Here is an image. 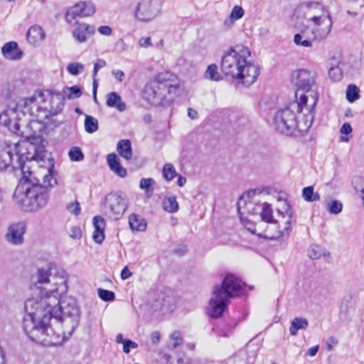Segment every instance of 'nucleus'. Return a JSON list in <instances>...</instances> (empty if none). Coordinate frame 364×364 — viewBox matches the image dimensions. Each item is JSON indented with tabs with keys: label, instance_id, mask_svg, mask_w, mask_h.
<instances>
[{
	"label": "nucleus",
	"instance_id": "nucleus-1",
	"mask_svg": "<svg viewBox=\"0 0 364 364\" xmlns=\"http://www.w3.org/2000/svg\"><path fill=\"white\" fill-rule=\"evenodd\" d=\"M35 295L24 305L23 330L31 340L45 346L61 345L80 320V308L73 297L60 301L58 295Z\"/></svg>",
	"mask_w": 364,
	"mask_h": 364
},
{
	"label": "nucleus",
	"instance_id": "nucleus-2",
	"mask_svg": "<svg viewBox=\"0 0 364 364\" xmlns=\"http://www.w3.org/2000/svg\"><path fill=\"white\" fill-rule=\"evenodd\" d=\"M26 144L27 142L24 141L15 144L16 165L13 164L11 146L6 143L0 145V162L4 164L5 159L2 156L4 153L9 158L5 162V169L11 165L14 169L21 171L23 177L15 189L13 200L21 210L33 212L46 206L48 197L47 188L53 186L57 182L53 176V159L46 156L43 148L37 149L33 145L30 146L34 149V154L31 157L24 156L19 148Z\"/></svg>",
	"mask_w": 364,
	"mask_h": 364
},
{
	"label": "nucleus",
	"instance_id": "nucleus-3",
	"mask_svg": "<svg viewBox=\"0 0 364 364\" xmlns=\"http://www.w3.org/2000/svg\"><path fill=\"white\" fill-rule=\"evenodd\" d=\"M266 193L264 190L259 188L250 190L246 193L248 201L244 200V196L240 197L237 203V210L240 215V218L243 222L242 215L241 203H244L247 213L251 215L259 214L262 222L269 224L266 230L260 231L262 223H259L253 228L245 225L246 228L253 234L257 235L260 237L277 240L284 235H289L293 211L289 203L286 200H279L280 204L277 208L278 219H274L272 216V209L271 205L267 202L262 203H257V197L264 196Z\"/></svg>",
	"mask_w": 364,
	"mask_h": 364
},
{
	"label": "nucleus",
	"instance_id": "nucleus-4",
	"mask_svg": "<svg viewBox=\"0 0 364 364\" xmlns=\"http://www.w3.org/2000/svg\"><path fill=\"white\" fill-rule=\"evenodd\" d=\"M317 100L316 93L311 95L310 100L306 94H302L299 100L291 102L283 109L277 110L273 118L274 129L286 135H293L296 132H307L314 120L313 110Z\"/></svg>",
	"mask_w": 364,
	"mask_h": 364
},
{
	"label": "nucleus",
	"instance_id": "nucleus-5",
	"mask_svg": "<svg viewBox=\"0 0 364 364\" xmlns=\"http://www.w3.org/2000/svg\"><path fill=\"white\" fill-rule=\"evenodd\" d=\"M250 56L248 48L243 46L232 47L225 52L221 60V70L232 78L241 80L245 85L255 82L259 75V68L247 61Z\"/></svg>",
	"mask_w": 364,
	"mask_h": 364
},
{
	"label": "nucleus",
	"instance_id": "nucleus-6",
	"mask_svg": "<svg viewBox=\"0 0 364 364\" xmlns=\"http://www.w3.org/2000/svg\"><path fill=\"white\" fill-rule=\"evenodd\" d=\"M243 287L244 283L235 275H226L221 284L214 286L207 307V314L215 318L222 316L230 299L240 295Z\"/></svg>",
	"mask_w": 364,
	"mask_h": 364
},
{
	"label": "nucleus",
	"instance_id": "nucleus-7",
	"mask_svg": "<svg viewBox=\"0 0 364 364\" xmlns=\"http://www.w3.org/2000/svg\"><path fill=\"white\" fill-rule=\"evenodd\" d=\"M68 274L61 267L52 266L47 269H40L36 274L31 297L35 295L47 296L46 294L60 297L68 290Z\"/></svg>",
	"mask_w": 364,
	"mask_h": 364
},
{
	"label": "nucleus",
	"instance_id": "nucleus-8",
	"mask_svg": "<svg viewBox=\"0 0 364 364\" xmlns=\"http://www.w3.org/2000/svg\"><path fill=\"white\" fill-rule=\"evenodd\" d=\"M179 88V80L173 73L163 72L156 75L144 88V97L152 105H161Z\"/></svg>",
	"mask_w": 364,
	"mask_h": 364
},
{
	"label": "nucleus",
	"instance_id": "nucleus-9",
	"mask_svg": "<svg viewBox=\"0 0 364 364\" xmlns=\"http://www.w3.org/2000/svg\"><path fill=\"white\" fill-rule=\"evenodd\" d=\"M42 105L39 107V112L42 113L45 119L54 117L60 114L64 107V97L58 92L47 90L39 95Z\"/></svg>",
	"mask_w": 364,
	"mask_h": 364
},
{
	"label": "nucleus",
	"instance_id": "nucleus-10",
	"mask_svg": "<svg viewBox=\"0 0 364 364\" xmlns=\"http://www.w3.org/2000/svg\"><path fill=\"white\" fill-rule=\"evenodd\" d=\"M9 105H16V108L14 109L15 115L10 114V118L13 122V127L11 132L18 135H23V132L20 130L19 121L21 117L24 116L26 113L32 114V108L36 105V97L31 96L27 98L21 99L16 102H11Z\"/></svg>",
	"mask_w": 364,
	"mask_h": 364
},
{
	"label": "nucleus",
	"instance_id": "nucleus-11",
	"mask_svg": "<svg viewBox=\"0 0 364 364\" xmlns=\"http://www.w3.org/2000/svg\"><path fill=\"white\" fill-rule=\"evenodd\" d=\"M105 206L109 210V217L117 220L127 208V197L120 192L110 193L105 198Z\"/></svg>",
	"mask_w": 364,
	"mask_h": 364
},
{
	"label": "nucleus",
	"instance_id": "nucleus-12",
	"mask_svg": "<svg viewBox=\"0 0 364 364\" xmlns=\"http://www.w3.org/2000/svg\"><path fill=\"white\" fill-rule=\"evenodd\" d=\"M161 8L159 0H141L135 9V18L141 22H149L159 15Z\"/></svg>",
	"mask_w": 364,
	"mask_h": 364
},
{
	"label": "nucleus",
	"instance_id": "nucleus-13",
	"mask_svg": "<svg viewBox=\"0 0 364 364\" xmlns=\"http://www.w3.org/2000/svg\"><path fill=\"white\" fill-rule=\"evenodd\" d=\"M95 6L92 2L80 1L69 8L65 14V20L69 24L77 23L75 19L92 16Z\"/></svg>",
	"mask_w": 364,
	"mask_h": 364
},
{
	"label": "nucleus",
	"instance_id": "nucleus-14",
	"mask_svg": "<svg viewBox=\"0 0 364 364\" xmlns=\"http://www.w3.org/2000/svg\"><path fill=\"white\" fill-rule=\"evenodd\" d=\"M292 80L300 90L309 92L315 82V74L305 69L294 71L292 73Z\"/></svg>",
	"mask_w": 364,
	"mask_h": 364
},
{
	"label": "nucleus",
	"instance_id": "nucleus-15",
	"mask_svg": "<svg viewBox=\"0 0 364 364\" xmlns=\"http://www.w3.org/2000/svg\"><path fill=\"white\" fill-rule=\"evenodd\" d=\"M176 304V299L172 293L159 291L156 294L152 306L156 310L160 309L164 311H171L173 310Z\"/></svg>",
	"mask_w": 364,
	"mask_h": 364
},
{
	"label": "nucleus",
	"instance_id": "nucleus-16",
	"mask_svg": "<svg viewBox=\"0 0 364 364\" xmlns=\"http://www.w3.org/2000/svg\"><path fill=\"white\" fill-rule=\"evenodd\" d=\"M26 232V225L23 223H17L11 225L6 234V240L14 245H20L23 242V235Z\"/></svg>",
	"mask_w": 364,
	"mask_h": 364
},
{
	"label": "nucleus",
	"instance_id": "nucleus-17",
	"mask_svg": "<svg viewBox=\"0 0 364 364\" xmlns=\"http://www.w3.org/2000/svg\"><path fill=\"white\" fill-rule=\"evenodd\" d=\"M72 25L75 26V29L72 33L73 37L80 43L85 42L95 32L94 26L85 23H75Z\"/></svg>",
	"mask_w": 364,
	"mask_h": 364
},
{
	"label": "nucleus",
	"instance_id": "nucleus-18",
	"mask_svg": "<svg viewBox=\"0 0 364 364\" xmlns=\"http://www.w3.org/2000/svg\"><path fill=\"white\" fill-rule=\"evenodd\" d=\"M1 53L3 56L9 60H18L23 56L22 50L15 41H10L5 43L1 48Z\"/></svg>",
	"mask_w": 364,
	"mask_h": 364
},
{
	"label": "nucleus",
	"instance_id": "nucleus-19",
	"mask_svg": "<svg viewBox=\"0 0 364 364\" xmlns=\"http://www.w3.org/2000/svg\"><path fill=\"white\" fill-rule=\"evenodd\" d=\"M93 226L95 231L92 234V238L96 243L101 244L105 240V220L100 216L94 217Z\"/></svg>",
	"mask_w": 364,
	"mask_h": 364
},
{
	"label": "nucleus",
	"instance_id": "nucleus-20",
	"mask_svg": "<svg viewBox=\"0 0 364 364\" xmlns=\"http://www.w3.org/2000/svg\"><path fill=\"white\" fill-rule=\"evenodd\" d=\"M46 37V33L38 25L32 26L28 31L26 38L28 41L33 45L39 44Z\"/></svg>",
	"mask_w": 364,
	"mask_h": 364
},
{
	"label": "nucleus",
	"instance_id": "nucleus-21",
	"mask_svg": "<svg viewBox=\"0 0 364 364\" xmlns=\"http://www.w3.org/2000/svg\"><path fill=\"white\" fill-rule=\"evenodd\" d=\"M107 161L109 168L117 176L124 177L127 170L122 166L115 154H109L107 156Z\"/></svg>",
	"mask_w": 364,
	"mask_h": 364
},
{
	"label": "nucleus",
	"instance_id": "nucleus-22",
	"mask_svg": "<svg viewBox=\"0 0 364 364\" xmlns=\"http://www.w3.org/2000/svg\"><path fill=\"white\" fill-rule=\"evenodd\" d=\"M16 105H9L6 110L0 114V124L8 128L11 132L13 127V122L10 118V114L15 115V111L14 109L16 108Z\"/></svg>",
	"mask_w": 364,
	"mask_h": 364
},
{
	"label": "nucleus",
	"instance_id": "nucleus-23",
	"mask_svg": "<svg viewBox=\"0 0 364 364\" xmlns=\"http://www.w3.org/2000/svg\"><path fill=\"white\" fill-rule=\"evenodd\" d=\"M107 105L109 107H115L120 112H123L126 109L125 103L122 102L121 97L114 92L107 95Z\"/></svg>",
	"mask_w": 364,
	"mask_h": 364
},
{
	"label": "nucleus",
	"instance_id": "nucleus-24",
	"mask_svg": "<svg viewBox=\"0 0 364 364\" xmlns=\"http://www.w3.org/2000/svg\"><path fill=\"white\" fill-rule=\"evenodd\" d=\"M308 326L309 321L306 318L296 317L291 322L289 333L291 336H296L299 330H305Z\"/></svg>",
	"mask_w": 364,
	"mask_h": 364
},
{
	"label": "nucleus",
	"instance_id": "nucleus-25",
	"mask_svg": "<svg viewBox=\"0 0 364 364\" xmlns=\"http://www.w3.org/2000/svg\"><path fill=\"white\" fill-rule=\"evenodd\" d=\"M340 60L335 57L330 59L328 75L334 81H338L342 77L341 70L338 68Z\"/></svg>",
	"mask_w": 364,
	"mask_h": 364
},
{
	"label": "nucleus",
	"instance_id": "nucleus-26",
	"mask_svg": "<svg viewBox=\"0 0 364 364\" xmlns=\"http://www.w3.org/2000/svg\"><path fill=\"white\" fill-rule=\"evenodd\" d=\"M119 154L126 159H130L132 156V151L131 148V142L128 139L121 140L117 144V147Z\"/></svg>",
	"mask_w": 364,
	"mask_h": 364
},
{
	"label": "nucleus",
	"instance_id": "nucleus-27",
	"mask_svg": "<svg viewBox=\"0 0 364 364\" xmlns=\"http://www.w3.org/2000/svg\"><path fill=\"white\" fill-rule=\"evenodd\" d=\"M164 209L169 213H176L178 210V203L175 196L166 197L163 200Z\"/></svg>",
	"mask_w": 364,
	"mask_h": 364
},
{
	"label": "nucleus",
	"instance_id": "nucleus-28",
	"mask_svg": "<svg viewBox=\"0 0 364 364\" xmlns=\"http://www.w3.org/2000/svg\"><path fill=\"white\" fill-rule=\"evenodd\" d=\"M168 338L171 343L168 345V347L171 350L176 348L183 343L182 334L178 331H174L172 332L169 335Z\"/></svg>",
	"mask_w": 364,
	"mask_h": 364
},
{
	"label": "nucleus",
	"instance_id": "nucleus-29",
	"mask_svg": "<svg viewBox=\"0 0 364 364\" xmlns=\"http://www.w3.org/2000/svg\"><path fill=\"white\" fill-rule=\"evenodd\" d=\"M131 229L138 231H144L146 229V223L143 220L139 218L136 215H132L129 221Z\"/></svg>",
	"mask_w": 364,
	"mask_h": 364
},
{
	"label": "nucleus",
	"instance_id": "nucleus-30",
	"mask_svg": "<svg viewBox=\"0 0 364 364\" xmlns=\"http://www.w3.org/2000/svg\"><path fill=\"white\" fill-rule=\"evenodd\" d=\"M85 130L90 134L95 132L98 129V121L90 115H85Z\"/></svg>",
	"mask_w": 364,
	"mask_h": 364
},
{
	"label": "nucleus",
	"instance_id": "nucleus-31",
	"mask_svg": "<svg viewBox=\"0 0 364 364\" xmlns=\"http://www.w3.org/2000/svg\"><path fill=\"white\" fill-rule=\"evenodd\" d=\"M302 196L307 202L318 201L320 199L319 194L314 191L312 186L305 187L302 191Z\"/></svg>",
	"mask_w": 364,
	"mask_h": 364
},
{
	"label": "nucleus",
	"instance_id": "nucleus-32",
	"mask_svg": "<svg viewBox=\"0 0 364 364\" xmlns=\"http://www.w3.org/2000/svg\"><path fill=\"white\" fill-rule=\"evenodd\" d=\"M63 97H67L68 99L78 98L82 95V91L80 87L75 85L70 87H65L61 93Z\"/></svg>",
	"mask_w": 364,
	"mask_h": 364
},
{
	"label": "nucleus",
	"instance_id": "nucleus-33",
	"mask_svg": "<svg viewBox=\"0 0 364 364\" xmlns=\"http://www.w3.org/2000/svg\"><path fill=\"white\" fill-rule=\"evenodd\" d=\"M205 77L207 79L219 81L222 79L220 73L218 72V67L215 64L208 65L205 73Z\"/></svg>",
	"mask_w": 364,
	"mask_h": 364
},
{
	"label": "nucleus",
	"instance_id": "nucleus-34",
	"mask_svg": "<svg viewBox=\"0 0 364 364\" xmlns=\"http://www.w3.org/2000/svg\"><path fill=\"white\" fill-rule=\"evenodd\" d=\"M154 183H155V181L153 178H143L140 181L139 187L141 189H143L145 191V193H146L147 197H150L153 193V189L151 188V187Z\"/></svg>",
	"mask_w": 364,
	"mask_h": 364
},
{
	"label": "nucleus",
	"instance_id": "nucleus-35",
	"mask_svg": "<svg viewBox=\"0 0 364 364\" xmlns=\"http://www.w3.org/2000/svg\"><path fill=\"white\" fill-rule=\"evenodd\" d=\"M294 42L297 46L310 48L312 46V41L307 37L304 33H296L294 37Z\"/></svg>",
	"mask_w": 364,
	"mask_h": 364
},
{
	"label": "nucleus",
	"instance_id": "nucleus-36",
	"mask_svg": "<svg viewBox=\"0 0 364 364\" xmlns=\"http://www.w3.org/2000/svg\"><path fill=\"white\" fill-rule=\"evenodd\" d=\"M331 26V20L329 19V21L328 22H326V26L325 28H322L321 30H319L318 28H315V29H314L312 31V33L314 35L313 38L314 39H315V38H319V39L325 38L328 35V33H330Z\"/></svg>",
	"mask_w": 364,
	"mask_h": 364
},
{
	"label": "nucleus",
	"instance_id": "nucleus-37",
	"mask_svg": "<svg viewBox=\"0 0 364 364\" xmlns=\"http://www.w3.org/2000/svg\"><path fill=\"white\" fill-rule=\"evenodd\" d=\"M67 71L72 75H77L85 70V65L81 63H72L67 65Z\"/></svg>",
	"mask_w": 364,
	"mask_h": 364
},
{
	"label": "nucleus",
	"instance_id": "nucleus-38",
	"mask_svg": "<svg viewBox=\"0 0 364 364\" xmlns=\"http://www.w3.org/2000/svg\"><path fill=\"white\" fill-rule=\"evenodd\" d=\"M359 97V89L355 85H348L346 90V98L350 102H353Z\"/></svg>",
	"mask_w": 364,
	"mask_h": 364
},
{
	"label": "nucleus",
	"instance_id": "nucleus-39",
	"mask_svg": "<svg viewBox=\"0 0 364 364\" xmlns=\"http://www.w3.org/2000/svg\"><path fill=\"white\" fill-rule=\"evenodd\" d=\"M176 175L174 166L171 164H166L163 168V176L167 181H171Z\"/></svg>",
	"mask_w": 364,
	"mask_h": 364
},
{
	"label": "nucleus",
	"instance_id": "nucleus-40",
	"mask_svg": "<svg viewBox=\"0 0 364 364\" xmlns=\"http://www.w3.org/2000/svg\"><path fill=\"white\" fill-rule=\"evenodd\" d=\"M68 156L73 161H80L84 159L81 149L77 146L72 147L69 151Z\"/></svg>",
	"mask_w": 364,
	"mask_h": 364
},
{
	"label": "nucleus",
	"instance_id": "nucleus-41",
	"mask_svg": "<svg viewBox=\"0 0 364 364\" xmlns=\"http://www.w3.org/2000/svg\"><path fill=\"white\" fill-rule=\"evenodd\" d=\"M352 183L356 193L364 196V177L356 176L353 178Z\"/></svg>",
	"mask_w": 364,
	"mask_h": 364
},
{
	"label": "nucleus",
	"instance_id": "nucleus-42",
	"mask_svg": "<svg viewBox=\"0 0 364 364\" xmlns=\"http://www.w3.org/2000/svg\"><path fill=\"white\" fill-rule=\"evenodd\" d=\"M66 209L70 213H71L75 216L79 215L81 212L80 203L77 200L69 203L66 205Z\"/></svg>",
	"mask_w": 364,
	"mask_h": 364
},
{
	"label": "nucleus",
	"instance_id": "nucleus-43",
	"mask_svg": "<svg viewBox=\"0 0 364 364\" xmlns=\"http://www.w3.org/2000/svg\"><path fill=\"white\" fill-rule=\"evenodd\" d=\"M244 9L240 6L236 5L232 8L230 16L236 21L240 19L244 16Z\"/></svg>",
	"mask_w": 364,
	"mask_h": 364
},
{
	"label": "nucleus",
	"instance_id": "nucleus-44",
	"mask_svg": "<svg viewBox=\"0 0 364 364\" xmlns=\"http://www.w3.org/2000/svg\"><path fill=\"white\" fill-rule=\"evenodd\" d=\"M98 295L100 299L105 301H110L114 299V293L109 290L99 289Z\"/></svg>",
	"mask_w": 364,
	"mask_h": 364
},
{
	"label": "nucleus",
	"instance_id": "nucleus-45",
	"mask_svg": "<svg viewBox=\"0 0 364 364\" xmlns=\"http://www.w3.org/2000/svg\"><path fill=\"white\" fill-rule=\"evenodd\" d=\"M343 205L337 200H333L327 206V209L331 214H338L342 211Z\"/></svg>",
	"mask_w": 364,
	"mask_h": 364
},
{
	"label": "nucleus",
	"instance_id": "nucleus-46",
	"mask_svg": "<svg viewBox=\"0 0 364 364\" xmlns=\"http://www.w3.org/2000/svg\"><path fill=\"white\" fill-rule=\"evenodd\" d=\"M322 255V250L318 245H311L309 250V257L312 259H317Z\"/></svg>",
	"mask_w": 364,
	"mask_h": 364
},
{
	"label": "nucleus",
	"instance_id": "nucleus-47",
	"mask_svg": "<svg viewBox=\"0 0 364 364\" xmlns=\"http://www.w3.org/2000/svg\"><path fill=\"white\" fill-rule=\"evenodd\" d=\"M137 347L138 344L136 342L132 341L129 339H126L123 345V351L127 354L130 352V348L134 349L136 348Z\"/></svg>",
	"mask_w": 364,
	"mask_h": 364
},
{
	"label": "nucleus",
	"instance_id": "nucleus-48",
	"mask_svg": "<svg viewBox=\"0 0 364 364\" xmlns=\"http://www.w3.org/2000/svg\"><path fill=\"white\" fill-rule=\"evenodd\" d=\"M70 236L73 239H80L82 236V231L80 227L74 226L71 228Z\"/></svg>",
	"mask_w": 364,
	"mask_h": 364
},
{
	"label": "nucleus",
	"instance_id": "nucleus-49",
	"mask_svg": "<svg viewBox=\"0 0 364 364\" xmlns=\"http://www.w3.org/2000/svg\"><path fill=\"white\" fill-rule=\"evenodd\" d=\"M106 65L105 60L102 59H98L94 65L93 69V77H95L98 72V70Z\"/></svg>",
	"mask_w": 364,
	"mask_h": 364
},
{
	"label": "nucleus",
	"instance_id": "nucleus-50",
	"mask_svg": "<svg viewBox=\"0 0 364 364\" xmlns=\"http://www.w3.org/2000/svg\"><path fill=\"white\" fill-rule=\"evenodd\" d=\"M114 77L119 82H122L124 79L125 74L122 70H114L112 72Z\"/></svg>",
	"mask_w": 364,
	"mask_h": 364
},
{
	"label": "nucleus",
	"instance_id": "nucleus-51",
	"mask_svg": "<svg viewBox=\"0 0 364 364\" xmlns=\"http://www.w3.org/2000/svg\"><path fill=\"white\" fill-rule=\"evenodd\" d=\"M98 31L104 36H110L112 34V28L108 26H102L98 28Z\"/></svg>",
	"mask_w": 364,
	"mask_h": 364
},
{
	"label": "nucleus",
	"instance_id": "nucleus-52",
	"mask_svg": "<svg viewBox=\"0 0 364 364\" xmlns=\"http://www.w3.org/2000/svg\"><path fill=\"white\" fill-rule=\"evenodd\" d=\"M139 44L141 47L148 48L151 46V41L150 37L141 38L139 40Z\"/></svg>",
	"mask_w": 364,
	"mask_h": 364
},
{
	"label": "nucleus",
	"instance_id": "nucleus-53",
	"mask_svg": "<svg viewBox=\"0 0 364 364\" xmlns=\"http://www.w3.org/2000/svg\"><path fill=\"white\" fill-rule=\"evenodd\" d=\"M161 339V334L159 331H154L151 335V340L152 343L157 345Z\"/></svg>",
	"mask_w": 364,
	"mask_h": 364
},
{
	"label": "nucleus",
	"instance_id": "nucleus-54",
	"mask_svg": "<svg viewBox=\"0 0 364 364\" xmlns=\"http://www.w3.org/2000/svg\"><path fill=\"white\" fill-rule=\"evenodd\" d=\"M116 48L119 52H124L127 50V45L122 39H119L116 43Z\"/></svg>",
	"mask_w": 364,
	"mask_h": 364
},
{
	"label": "nucleus",
	"instance_id": "nucleus-55",
	"mask_svg": "<svg viewBox=\"0 0 364 364\" xmlns=\"http://www.w3.org/2000/svg\"><path fill=\"white\" fill-rule=\"evenodd\" d=\"M132 275V273L129 270L128 267L126 266L123 268L121 272V278L122 279H127Z\"/></svg>",
	"mask_w": 364,
	"mask_h": 364
},
{
	"label": "nucleus",
	"instance_id": "nucleus-56",
	"mask_svg": "<svg viewBox=\"0 0 364 364\" xmlns=\"http://www.w3.org/2000/svg\"><path fill=\"white\" fill-rule=\"evenodd\" d=\"M352 132L351 126L348 123H345L341 128V132L344 134H348Z\"/></svg>",
	"mask_w": 364,
	"mask_h": 364
},
{
	"label": "nucleus",
	"instance_id": "nucleus-57",
	"mask_svg": "<svg viewBox=\"0 0 364 364\" xmlns=\"http://www.w3.org/2000/svg\"><path fill=\"white\" fill-rule=\"evenodd\" d=\"M186 252L187 248L186 245H179L174 250V252L180 256L185 255Z\"/></svg>",
	"mask_w": 364,
	"mask_h": 364
},
{
	"label": "nucleus",
	"instance_id": "nucleus-58",
	"mask_svg": "<svg viewBox=\"0 0 364 364\" xmlns=\"http://www.w3.org/2000/svg\"><path fill=\"white\" fill-rule=\"evenodd\" d=\"M311 21L314 22L316 25L319 26L321 23H324L326 21L325 18H322L321 16H312L311 17Z\"/></svg>",
	"mask_w": 364,
	"mask_h": 364
},
{
	"label": "nucleus",
	"instance_id": "nucleus-59",
	"mask_svg": "<svg viewBox=\"0 0 364 364\" xmlns=\"http://www.w3.org/2000/svg\"><path fill=\"white\" fill-rule=\"evenodd\" d=\"M188 116L191 119H196L198 118V114L197 111L195 110L194 109L188 108Z\"/></svg>",
	"mask_w": 364,
	"mask_h": 364
},
{
	"label": "nucleus",
	"instance_id": "nucleus-60",
	"mask_svg": "<svg viewBox=\"0 0 364 364\" xmlns=\"http://www.w3.org/2000/svg\"><path fill=\"white\" fill-rule=\"evenodd\" d=\"M235 22V21L234 19H232L230 18V16H229L228 18H227L224 22H223V25L225 28H231L233 25H234V23Z\"/></svg>",
	"mask_w": 364,
	"mask_h": 364
},
{
	"label": "nucleus",
	"instance_id": "nucleus-61",
	"mask_svg": "<svg viewBox=\"0 0 364 364\" xmlns=\"http://www.w3.org/2000/svg\"><path fill=\"white\" fill-rule=\"evenodd\" d=\"M318 350V346H313L307 351V355L309 356H314Z\"/></svg>",
	"mask_w": 364,
	"mask_h": 364
},
{
	"label": "nucleus",
	"instance_id": "nucleus-62",
	"mask_svg": "<svg viewBox=\"0 0 364 364\" xmlns=\"http://www.w3.org/2000/svg\"><path fill=\"white\" fill-rule=\"evenodd\" d=\"M186 183V178L181 176H179L178 177V180H177V184L178 186L180 187H182L185 185V183Z\"/></svg>",
	"mask_w": 364,
	"mask_h": 364
},
{
	"label": "nucleus",
	"instance_id": "nucleus-63",
	"mask_svg": "<svg viewBox=\"0 0 364 364\" xmlns=\"http://www.w3.org/2000/svg\"><path fill=\"white\" fill-rule=\"evenodd\" d=\"M92 85H93V97H94V100H97V82L95 80H93V83H92Z\"/></svg>",
	"mask_w": 364,
	"mask_h": 364
},
{
	"label": "nucleus",
	"instance_id": "nucleus-64",
	"mask_svg": "<svg viewBox=\"0 0 364 364\" xmlns=\"http://www.w3.org/2000/svg\"><path fill=\"white\" fill-rule=\"evenodd\" d=\"M126 341V339H124L123 338V336L122 333H118L116 336V342L117 343H124V341Z\"/></svg>",
	"mask_w": 364,
	"mask_h": 364
}]
</instances>
